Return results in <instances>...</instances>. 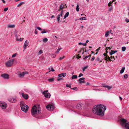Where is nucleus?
Wrapping results in <instances>:
<instances>
[{
	"label": "nucleus",
	"mask_w": 129,
	"mask_h": 129,
	"mask_svg": "<svg viewBox=\"0 0 129 129\" xmlns=\"http://www.w3.org/2000/svg\"><path fill=\"white\" fill-rule=\"evenodd\" d=\"M125 21L126 22L128 23L129 22V19H128L127 18H126L125 19Z\"/></svg>",
	"instance_id": "37998d69"
},
{
	"label": "nucleus",
	"mask_w": 129,
	"mask_h": 129,
	"mask_svg": "<svg viewBox=\"0 0 129 129\" xmlns=\"http://www.w3.org/2000/svg\"><path fill=\"white\" fill-rule=\"evenodd\" d=\"M77 76L76 75H73V79H76L77 78Z\"/></svg>",
	"instance_id": "e433bc0d"
},
{
	"label": "nucleus",
	"mask_w": 129,
	"mask_h": 129,
	"mask_svg": "<svg viewBox=\"0 0 129 129\" xmlns=\"http://www.w3.org/2000/svg\"><path fill=\"white\" fill-rule=\"evenodd\" d=\"M54 79L53 78H50L48 79L49 81H53Z\"/></svg>",
	"instance_id": "79ce46f5"
},
{
	"label": "nucleus",
	"mask_w": 129,
	"mask_h": 129,
	"mask_svg": "<svg viewBox=\"0 0 129 129\" xmlns=\"http://www.w3.org/2000/svg\"><path fill=\"white\" fill-rule=\"evenodd\" d=\"M61 79H62V78H60V77L58 78V79H57V80L58 81H60Z\"/></svg>",
	"instance_id": "bf43d9fd"
},
{
	"label": "nucleus",
	"mask_w": 129,
	"mask_h": 129,
	"mask_svg": "<svg viewBox=\"0 0 129 129\" xmlns=\"http://www.w3.org/2000/svg\"><path fill=\"white\" fill-rule=\"evenodd\" d=\"M23 38H20L19 39H17V41H21L23 40Z\"/></svg>",
	"instance_id": "f704fd0d"
},
{
	"label": "nucleus",
	"mask_w": 129,
	"mask_h": 129,
	"mask_svg": "<svg viewBox=\"0 0 129 129\" xmlns=\"http://www.w3.org/2000/svg\"><path fill=\"white\" fill-rule=\"evenodd\" d=\"M100 47L98 48L96 50V51H98L100 50Z\"/></svg>",
	"instance_id": "774afa93"
},
{
	"label": "nucleus",
	"mask_w": 129,
	"mask_h": 129,
	"mask_svg": "<svg viewBox=\"0 0 129 129\" xmlns=\"http://www.w3.org/2000/svg\"><path fill=\"white\" fill-rule=\"evenodd\" d=\"M61 49V48H58V49L55 52V53H58L59 51Z\"/></svg>",
	"instance_id": "c85d7f7f"
},
{
	"label": "nucleus",
	"mask_w": 129,
	"mask_h": 129,
	"mask_svg": "<svg viewBox=\"0 0 129 129\" xmlns=\"http://www.w3.org/2000/svg\"><path fill=\"white\" fill-rule=\"evenodd\" d=\"M28 72L25 71L20 73L19 74V75L20 77H23L25 74H28Z\"/></svg>",
	"instance_id": "9d476101"
},
{
	"label": "nucleus",
	"mask_w": 129,
	"mask_h": 129,
	"mask_svg": "<svg viewBox=\"0 0 129 129\" xmlns=\"http://www.w3.org/2000/svg\"><path fill=\"white\" fill-rule=\"evenodd\" d=\"M111 30H110V31H106V33H105V36L106 37H107L109 35V33H110V32H111Z\"/></svg>",
	"instance_id": "6ab92c4d"
},
{
	"label": "nucleus",
	"mask_w": 129,
	"mask_h": 129,
	"mask_svg": "<svg viewBox=\"0 0 129 129\" xmlns=\"http://www.w3.org/2000/svg\"><path fill=\"white\" fill-rule=\"evenodd\" d=\"M37 28L38 29L40 30H42V29L40 27H37Z\"/></svg>",
	"instance_id": "09e8293b"
},
{
	"label": "nucleus",
	"mask_w": 129,
	"mask_h": 129,
	"mask_svg": "<svg viewBox=\"0 0 129 129\" xmlns=\"http://www.w3.org/2000/svg\"><path fill=\"white\" fill-rule=\"evenodd\" d=\"M113 58L114 60L115 59V57L114 56H111L110 57V59H111Z\"/></svg>",
	"instance_id": "5fc2aeb1"
},
{
	"label": "nucleus",
	"mask_w": 129,
	"mask_h": 129,
	"mask_svg": "<svg viewBox=\"0 0 129 129\" xmlns=\"http://www.w3.org/2000/svg\"><path fill=\"white\" fill-rule=\"evenodd\" d=\"M29 42L27 40H26L24 43V45L23 46V49L24 50L26 49V48L28 45Z\"/></svg>",
	"instance_id": "9b49d317"
},
{
	"label": "nucleus",
	"mask_w": 129,
	"mask_h": 129,
	"mask_svg": "<svg viewBox=\"0 0 129 129\" xmlns=\"http://www.w3.org/2000/svg\"><path fill=\"white\" fill-rule=\"evenodd\" d=\"M51 69H52V70H51L50 71H53V72H54V71H55L54 70V69H53V68H52V67Z\"/></svg>",
	"instance_id": "e2e57ef3"
},
{
	"label": "nucleus",
	"mask_w": 129,
	"mask_h": 129,
	"mask_svg": "<svg viewBox=\"0 0 129 129\" xmlns=\"http://www.w3.org/2000/svg\"><path fill=\"white\" fill-rule=\"evenodd\" d=\"M89 57L88 55L86 57H85L83 59L84 60H85L87 58H88Z\"/></svg>",
	"instance_id": "4d7b16f0"
},
{
	"label": "nucleus",
	"mask_w": 129,
	"mask_h": 129,
	"mask_svg": "<svg viewBox=\"0 0 129 129\" xmlns=\"http://www.w3.org/2000/svg\"><path fill=\"white\" fill-rule=\"evenodd\" d=\"M43 53V51L42 50H40L39 52V54H41Z\"/></svg>",
	"instance_id": "ea45409f"
},
{
	"label": "nucleus",
	"mask_w": 129,
	"mask_h": 129,
	"mask_svg": "<svg viewBox=\"0 0 129 129\" xmlns=\"http://www.w3.org/2000/svg\"><path fill=\"white\" fill-rule=\"evenodd\" d=\"M73 90H77V88L76 87H74L73 88Z\"/></svg>",
	"instance_id": "603ef678"
},
{
	"label": "nucleus",
	"mask_w": 129,
	"mask_h": 129,
	"mask_svg": "<svg viewBox=\"0 0 129 129\" xmlns=\"http://www.w3.org/2000/svg\"><path fill=\"white\" fill-rule=\"evenodd\" d=\"M102 86L104 87L107 88L109 90H110L112 87V86H109L108 85H103Z\"/></svg>",
	"instance_id": "dca6fc26"
},
{
	"label": "nucleus",
	"mask_w": 129,
	"mask_h": 129,
	"mask_svg": "<svg viewBox=\"0 0 129 129\" xmlns=\"http://www.w3.org/2000/svg\"><path fill=\"white\" fill-rule=\"evenodd\" d=\"M90 85V83H89L88 82H87L86 83V85L87 86H88L89 85Z\"/></svg>",
	"instance_id": "6e6d98bb"
},
{
	"label": "nucleus",
	"mask_w": 129,
	"mask_h": 129,
	"mask_svg": "<svg viewBox=\"0 0 129 129\" xmlns=\"http://www.w3.org/2000/svg\"><path fill=\"white\" fill-rule=\"evenodd\" d=\"M79 45H83L84 46H86V43H81V42L80 43H79Z\"/></svg>",
	"instance_id": "a878e982"
},
{
	"label": "nucleus",
	"mask_w": 129,
	"mask_h": 129,
	"mask_svg": "<svg viewBox=\"0 0 129 129\" xmlns=\"http://www.w3.org/2000/svg\"><path fill=\"white\" fill-rule=\"evenodd\" d=\"M47 32H46L44 30L43 31H42L41 32V33L42 34H44V33H46Z\"/></svg>",
	"instance_id": "13d9d810"
},
{
	"label": "nucleus",
	"mask_w": 129,
	"mask_h": 129,
	"mask_svg": "<svg viewBox=\"0 0 129 129\" xmlns=\"http://www.w3.org/2000/svg\"><path fill=\"white\" fill-rule=\"evenodd\" d=\"M128 75L127 74H125L124 75V78L125 79H126L128 77Z\"/></svg>",
	"instance_id": "72a5a7b5"
},
{
	"label": "nucleus",
	"mask_w": 129,
	"mask_h": 129,
	"mask_svg": "<svg viewBox=\"0 0 129 129\" xmlns=\"http://www.w3.org/2000/svg\"><path fill=\"white\" fill-rule=\"evenodd\" d=\"M125 69V67H123L120 72V73L121 74L122 73L124 72V71Z\"/></svg>",
	"instance_id": "aec40b11"
},
{
	"label": "nucleus",
	"mask_w": 129,
	"mask_h": 129,
	"mask_svg": "<svg viewBox=\"0 0 129 129\" xmlns=\"http://www.w3.org/2000/svg\"><path fill=\"white\" fill-rule=\"evenodd\" d=\"M25 3L22 2L20 3L19 4H18L17 6V7H19L21 6L22 4H24Z\"/></svg>",
	"instance_id": "4be33fe9"
},
{
	"label": "nucleus",
	"mask_w": 129,
	"mask_h": 129,
	"mask_svg": "<svg viewBox=\"0 0 129 129\" xmlns=\"http://www.w3.org/2000/svg\"><path fill=\"white\" fill-rule=\"evenodd\" d=\"M60 15L59 14L58 16L57 17V20L58 21V22H59V21L60 20Z\"/></svg>",
	"instance_id": "393cba45"
},
{
	"label": "nucleus",
	"mask_w": 129,
	"mask_h": 129,
	"mask_svg": "<svg viewBox=\"0 0 129 129\" xmlns=\"http://www.w3.org/2000/svg\"><path fill=\"white\" fill-rule=\"evenodd\" d=\"M64 7V6L63 4H61L59 7L60 9H62Z\"/></svg>",
	"instance_id": "2f4dec72"
},
{
	"label": "nucleus",
	"mask_w": 129,
	"mask_h": 129,
	"mask_svg": "<svg viewBox=\"0 0 129 129\" xmlns=\"http://www.w3.org/2000/svg\"><path fill=\"white\" fill-rule=\"evenodd\" d=\"M14 60H10L6 62L5 63L7 67H11L13 64Z\"/></svg>",
	"instance_id": "423d86ee"
},
{
	"label": "nucleus",
	"mask_w": 129,
	"mask_h": 129,
	"mask_svg": "<svg viewBox=\"0 0 129 129\" xmlns=\"http://www.w3.org/2000/svg\"><path fill=\"white\" fill-rule=\"evenodd\" d=\"M107 53H104L103 54V55L104 56H107Z\"/></svg>",
	"instance_id": "0e129e2a"
},
{
	"label": "nucleus",
	"mask_w": 129,
	"mask_h": 129,
	"mask_svg": "<svg viewBox=\"0 0 129 129\" xmlns=\"http://www.w3.org/2000/svg\"><path fill=\"white\" fill-rule=\"evenodd\" d=\"M85 79V78H80L79 80L78 81L80 82L82 81V80H84Z\"/></svg>",
	"instance_id": "7c9ffc66"
},
{
	"label": "nucleus",
	"mask_w": 129,
	"mask_h": 129,
	"mask_svg": "<svg viewBox=\"0 0 129 129\" xmlns=\"http://www.w3.org/2000/svg\"><path fill=\"white\" fill-rule=\"evenodd\" d=\"M16 53H15V54H13L12 56V57H15L16 55Z\"/></svg>",
	"instance_id": "49530a36"
},
{
	"label": "nucleus",
	"mask_w": 129,
	"mask_h": 129,
	"mask_svg": "<svg viewBox=\"0 0 129 129\" xmlns=\"http://www.w3.org/2000/svg\"><path fill=\"white\" fill-rule=\"evenodd\" d=\"M15 25L14 24L10 25L9 24L8 25L7 27L8 28H13L15 27Z\"/></svg>",
	"instance_id": "f3484780"
},
{
	"label": "nucleus",
	"mask_w": 129,
	"mask_h": 129,
	"mask_svg": "<svg viewBox=\"0 0 129 129\" xmlns=\"http://www.w3.org/2000/svg\"><path fill=\"white\" fill-rule=\"evenodd\" d=\"M79 83H86L85 81H82L80 82H79Z\"/></svg>",
	"instance_id": "de8ad7c7"
},
{
	"label": "nucleus",
	"mask_w": 129,
	"mask_h": 129,
	"mask_svg": "<svg viewBox=\"0 0 129 129\" xmlns=\"http://www.w3.org/2000/svg\"><path fill=\"white\" fill-rule=\"evenodd\" d=\"M88 67V66H85L83 68V71H85V70Z\"/></svg>",
	"instance_id": "473e14b6"
},
{
	"label": "nucleus",
	"mask_w": 129,
	"mask_h": 129,
	"mask_svg": "<svg viewBox=\"0 0 129 129\" xmlns=\"http://www.w3.org/2000/svg\"><path fill=\"white\" fill-rule=\"evenodd\" d=\"M100 58L99 57H97L95 59V61H98L100 60Z\"/></svg>",
	"instance_id": "a19ab883"
},
{
	"label": "nucleus",
	"mask_w": 129,
	"mask_h": 129,
	"mask_svg": "<svg viewBox=\"0 0 129 129\" xmlns=\"http://www.w3.org/2000/svg\"><path fill=\"white\" fill-rule=\"evenodd\" d=\"M17 101V100L16 99H14L13 98H12L11 99V102H16Z\"/></svg>",
	"instance_id": "5701e85b"
},
{
	"label": "nucleus",
	"mask_w": 129,
	"mask_h": 129,
	"mask_svg": "<svg viewBox=\"0 0 129 129\" xmlns=\"http://www.w3.org/2000/svg\"><path fill=\"white\" fill-rule=\"evenodd\" d=\"M94 59H95V57L94 56H93L92 58L91 59V60L92 61H93L94 60Z\"/></svg>",
	"instance_id": "864d4df0"
},
{
	"label": "nucleus",
	"mask_w": 129,
	"mask_h": 129,
	"mask_svg": "<svg viewBox=\"0 0 129 129\" xmlns=\"http://www.w3.org/2000/svg\"><path fill=\"white\" fill-rule=\"evenodd\" d=\"M55 17V16H54V15H52L51 16V18H54V17Z\"/></svg>",
	"instance_id": "338daca9"
},
{
	"label": "nucleus",
	"mask_w": 129,
	"mask_h": 129,
	"mask_svg": "<svg viewBox=\"0 0 129 129\" xmlns=\"http://www.w3.org/2000/svg\"><path fill=\"white\" fill-rule=\"evenodd\" d=\"M81 57V56H79L78 55H76V58H77L78 59L80 58Z\"/></svg>",
	"instance_id": "4c0bfd02"
},
{
	"label": "nucleus",
	"mask_w": 129,
	"mask_h": 129,
	"mask_svg": "<svg viewBox=\"0 0 129 129\" xmlns=\"http://www.w3.org/2000/svg\"><path fill=\"white\" fill-rule=\"evenodd\" d=\"M117 51H113L112 50H111V52L110 53V55L111 56H112V54H114L115 53L117 52Z\"/></svg>",
	"instance_id": "a211bd4d"
},
{
	"label": "nucleus",
	"mask_w": 129,
	"mask_h": 129,
	"mask_svg": "<svg viewBox=\"0 0 129 129\" xmlns=\"http://www.w3.org/2000/svg\"><path fill=\"white\" fill-rule=\"evenodd\" d=\"M83 75V74L81 73L79 74L78 77H80L82 76Z\"/></svg>",
	"instance_id": "8fccbe9b"
},
{
	"label": "nucleus",
	"mask_w": 129,
	"mask_h": 129,
	"mask_svg": "<svg viewBox=\"0 0 129 129\" xmlns=\"http://www.w3.org/2000/svg\"><path fill=\"white\" fill-rule=\"evenodd\" d=\"M66 75V74L65 73H61L60 74H58V76L59 77H65Z\"/></svg>",
	"instance_id": "2eb2a0df"
},
{
	"label": "nucleus",
	"mask_w": 129,
	"mask_h": 129,
	"mask_svg": "<svg viewBox=\"0 0 129 129\" xmlns=\"http://www.w3.org/2000/svg\"><path fill=\"white\" fill-rule=\"evenodd\" d=\"M8 10V8H4V11H7Z\"/></svg>",
	"instance_id": "3c124183"
},
{
	"label": "nucleus",
	"mask_w": 129,
	"mask_h": 129,
	"mask_svg": "<svg viewBox=\"0 0 129 129\" xmlns=\"http://www.w3.org/2000/svg\"><path fill=\"white\" fill-rule=\"evenodd\" d=\"M66 86L67 87H69L70 88H71V89H73V88H71V86L70 85V84L69 85L68 84H67L66 85Z\"/></svg>",
	"instance_id": "c9c22d12"
},
{
	"label": "nucleus",
	"mask_w": 129,
	"mask_h": 129,
	"mask_svg": "<svg viewBox=\"0 0 129 129\" xmlns=\"http://www.w3.org/2000/svg\"><path fill=\"white\" fill-rule=\"evenodd\" d=\"M80 20H86V18L85 17H81L80 19Z\"/></svg>",
	"instance_id": "c756f323"
},
{
	"label": "nucleus",
	"mask_w": 129,
	"mask_h": 129,
	"mask_svg": "<svg viewBox=\"0 0 129 129\" xmlns=\"http://www.w3.org/2000/svg\"><path fill=\"white\" fill-rule=\"evenodd\" d=\"M120 121L126 129H129V121H127L126 120L124 119H121Z\"/></svg>",
	"instance_id": "20e7f679"
},
{
	"label": "nucleus",
	"mask_w": 129,
	"mask_h": 129,
	"mask_svg": "<svg viewBox=\"0 0 129 129\" xmlns=\"http://www.w3.org/2000/svg\"><path fill=\"white\" fill-rule=\"evenodd\" d=\"M113 2H110L109 3V4H108V6H111V4H112V3Z\"/></svg>",
	"instance_id": "c03bdc74"
},
{
	"label": "nucleus",
	"mask_w": 129,
	"mask_h": 129,
	"mask_svg": "<svg viewBox=\"0 0 129 129\" xmlns=\"http://www.w3.org/2000/svg\"><path fill=\"white\" fill-rule=\"evenodd\" d=\"M20 106L21 110L22 111L26 113L27 112L29 108L28 106L25 104L24 101H22L21 102Z\"/></svg>",
	"instance_id": "7ed1b4c3"
},
{
	"label": "nucleus",
	"mask_w": 129,
	"mask_h": 129,
	"mask_svg": "<svg viewBox=\"0 0 129 129\" xmlns=\"http://www.w3.org/2000/svg\"><path fill=\"white\" fill-rule=\"evenodd\" d=\"M83 51V52L82 53V54H83L84 53V49H81V51ZM81 51H80V52Z\"/></svg>",
	"instance_id": "680f3d73"
},
{
	"label": "nucleus",
	"mask_w": 129,
	"mask_h": 129,
	"mask_svg": "<svg viewBox=\"0 0 129 129\" xmlns=\"http://www.w3.org/2000/svg\"><path fill=\"white\" fill-rule=\"evenodd\" d=\"M79 8L78 5H77L76 7V10L77 12H78L79 10Z\"/></svg>",
	"instance_id": "cd10ccee"
},
{
	"label": "nucleus",
	"mask_w": 129,
	"mask_h": 129,
	"mask_svg": "<svg viewBox=\"0 0 129 129\" xmlns=\"http://www.w3.org/2000/svg\"><path fill=\"white\" fill-rule=\"evenodd\" d=\"M69 12H67L66 13V14H65L64 16V17L63 19H65L66 18H67V17H68V16H69Z\"/></svg>",
	"instance_id": "412c9836"
},
{
	"label": "nucleus",
	"mask_w": 129,
	"mask_h": 129,
	"mask_svg": "<svg viewBox=\"0 0 129 129\" xmlns=\"http://www.w3.org/2000/svg\"><path fill=\"white\" fill-rule=\"evenodd\" d=\"M35 34H37V33H38V31H37V29H36L35 30Z\"/></svg>",
	"instance_id": "052dcab7"
},
{
	"label": "nucleus",
	"mask_w": 129,
	"mask_h": 129,
	"mask_svg": "<svg viewBox=\"0 0 129 129\" xmlns=\"http://www.w3.org/2000/svg\"><path fill=\"white\" fill-rule=\"evenodd\" d=\"M7 106V104L6 103L2 101H0V106L2 109H6Z\"/></svg>",
	"instance_id": "39448f33"
},
{
	"label": "nucleus",
	"mask_w": 129,
	"mask_h": 129,
	"mask_svg": "<svg viewBox=\"0 0 129 129\" xmlns=\"http://www.w3.org/2000/svg\"><path fill=\"white\" fill-rule=\"evenodd\" d=\"M106 106L101 104L96 105L93 107L92 111L94 114L101 116L104 115L105 111L106 110Z\"/></svg>",
	"instance_id": "f257e3e1"
},
{
	"label": "nucleus",
	"mask_w": 129,
	"mask_h": 129,
	"mask_svg": "<svg viewBox=\"0 0 129 129\" xmlns=\"http://www.w3.org/2000/svg\"><path fill=\"white\" fill-rule=\"evenodd\" d=\"M105 59L106 61H112V60L110 59V57H109V56L107 55V56H106L105 57Z\"/></svg>",
	"instance_id": "4468645a"
},
{
	"label": "nucleus",
	"mask_w": 129,
	"mask_h": 129,
	"mask_svg": "<svg viewBox=\"0 0 129 129\" xmlns=\"http://www.w3.org/2000/svg\"><path fill=\"white\" fill-rule=\"evenodd\" d=\"M4 3H6V2L4 0H1Z\"/></svg>",
	"instance_id": "69168bd1"
},
{
	"label": "nucleus",
	"mask_w": 129,
	"mask_h": 129,
	"mask_svg": "<svg viewBox=\"0 0 129 129\" xmlns=\"http://www.w3.org/2000/svg\"><path fill=\"white\" fill-rule=\"evenodd\" d=\"M1 76L5 79H8L9 77V75L7 74H4Z\"/></svg>",
	"instance_id": "1a4fd4ad"
},
{
	"label": "nucleus",
	"mask_w": 129,
	"mask_h": 129,
	"mask_svg": "<svg viewBox=\"0 0 129 129\" xmlns=\"http://www.w3.org/2000/svg\"><path fill=\"white\" fill-rule=\"evenodd\" d=\"M46 108L49 110L52 111L54 108V106L53 105L49 104L46 106Z\"/></svg>",
	"instance_id": "0eeeda50"
},
{
	"label": "nucleus",
	"mask_w": 129,
	"mask_h": 129,
	"mask_svg": "<svg viewBox=\"0 0 129 129\" xmlns=\"http://www.w3.org/2000/svg\"><path fill=\"white\" fill-rule=\"evenodd\" d=\"M65 57L64 56H63V57H60L59 58V59L60 60H62V59H63V58H64Z\"/></svg>",
	"instance_id": "a18cd8bd"
},
{
	"label": "nucleus",
	"mask_w": 129,
	"mask_h": 129,
	"mask_svg": "<svg viewBox=\"0 0 129 129\" xmlns=\"http://www.w3.org/2000/svg\"><path fill=\"white\" fill-rule=\"evenodd\" d=\"M63 11L62 10L60 12V16L61 17L62 15Z\"/></svg>",
	"instance_id": "58836bf2"
},
{
	"label": "nucleus",
	"mask_w": 129,
	"mask_h": 129,
	"mask_svg": "<svg viewBox=\"0 0 129 129\" xmlns=\"http://www.w3.org/2000/svg\"><path fill=\"white\" fill-rule=\"evenodd\" d=\"M48 91V90L45 91L43 92V94L46 98H48L50 97L51 94L49 93H47Z\"/></svg>",
	"instance_id": "6e6552de"
},
{
	"label": "nucleus",
	"mask_w": 129,
	"mask_h": 129,
	"mask_svg": "<svg viewBox=\"0 0 129 129\" xmlns=\"http://www.w3.org/2000/svg\"><path fill=\"white\" fill-rule=\"evenodd\" d=\"M21 95L25 99H27L28 98V95L27 94H25L24 93H21Z\"/></svg>",
	"instance_id": "f8f14e48"
},
{
	"label": "nucleus",
	"mask_w": 129,
	"mask_h": 129,
	"mask_svg": "<svg viewBox=\"0 0 129 129\" xmlns=\"http://www.w3.org/2000/svg\"><path fill=\"white\" fill-rule=\"evenodd\" d=\"M41 109L39 105H34L31 110L32 115L35 117H38L37 115L41 113Z\"/></svg>",
	"instance_id": "f03ea898"
},
{
	"label": "nucleus",
	"mask_w": 129,
	"mask_h": 129,
	"mask_svg": "<svg viewBox=\"0 0 129 129\" xmlns=\"http://www.w3.org/2000/svg\"><path fill=\"white\" fill-rule=\"evenodd\" d=\"M82 106V104L81 103H78L76 106V108L80 110L81 109V108Z\"/></svg>",
	"instance_id": "ddd939ff"
},
{
	"label": "nucleus",
	"mask_w": 129,
	"mask_h": 129,
	"mask_svg": "<svg viewBox=\"0 0 129 129\" xmlns=\"http://www.w3.org/2000/svg\"><path fill=\"white\" fill-rule=\"evenodd\" d=\"M126 49V48L125 47H123L122 48V50L123 51H124Z\"/></svg>",
	"instance_id": "bb28decb"
},
{
	"label": "nucleus",
	"mask_w": 129,
	"mask_h": 129,
	"mask_svg": "<svg viewBox=\"0 0 129 129\" xmlns=\"http://www.w3.org/2000/svg\"><path fill=\"white\" fill-rule=\"evenodd\" d=\"M43 40L44 42L45 43L48 41V39L46 38H45Z\"/></svg>",
	"instance_id": "b1692460"
}]
</instances>
